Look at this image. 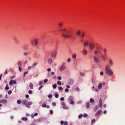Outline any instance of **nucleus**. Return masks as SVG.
<instances>
[{
	"instance_id": "b1692460",
	"label": "nucleus",
	"mask_w": 125,
	"mask_h": 125,
	"mask_svg": "<svg viewBox=\"0 0 125 125\" xmlns=\"http://www.w3.org/2000/svg\"><path fill=\"white\" fill-rule=\"evenodd\" d=\"M63 24V23L62 22H60L58 24L59 26H61Z\"/></svg>"
},
{
	"instance_id": "774afa93",
	"label": "nucleus",
	"mask_w": 125,
	"mask_h": 125,
	"mask_svg": "<svg viewBox=\"0 0 125 125\" xmlns=\"http://www.w3.org/2000/svg\"><path fill=\"white\" fill-rule=\"evenodd\" d=\"M74 104V102L73 101H71V104Z\"/></svg>"
},
{
	"instance_id": "5fc2aeb1",
	"label": "nucleus",
	"mask_w": 125,
	"mask_h": 125,
	"mask_svg": "<svg viewBox=\"0 0 125 125\" xmlns=\"http://www.w3.org/2000/svg\"><path fill=\"white\" fill-rule=\"evenodd\" d=\"M64 122L63 121H61L60 122V123L61 125H62L63 124H64Z\"/></svg>"
},
{
	"instance_id": "f3484780",
	"label": "nucleus",
	"mask_w": 125,
	"mask_h": 125,
	"mask_svg": "<svg viewBox=\"0 0 125 125\" xmlns=\"http://www.w3.org/2000/svg\"><path fill=\"white\" fill-rule=\"evenodd\" d=\"M101 57L102 58L103 60H105L106 58L103 54H102L101 55Z\"/></svg>"
},
{
	"instance_id": "680f3d73",
	"label": "nucleus",
	"mask_w": 125,
	"mask_h": 125,
	"mask_svg": "<svg viewBox=\"0 0 125 125\" xmlns=\"http://www.w3.org/2000/svg\"><path fill=\"white\" fill-rule=\"evenodd\" d=\"M15 76H11L10 77V78L11 79H13V78H15Z\"/></svg>"
},
{
	"instance_id": "37998d69",
	"label": "nucleus",
	"mask_w": 125,
	"mask_h": 125,
	"mask_svg": "<svg viewBox=\"0 0 125 125\" xmlns=\"http://www.w3.org/2000/svg\"><path fill=\"white\" fill-rule=\"evenodd\" d=\"M12 91L11 90H9L8 91V94H10L12 93Z\"/></svg>"
},
{
	"instance_id": "a18cd8bd",
	"label": "nucleus",
	"mask_w": 125,
	"mask_h": 125,
	"mask_svg": "<svg viewBox=\"0 0 125 125\" xmlns=\"http://www.w3.org/2000/svg\"><path fill=\"white\" fill-rule=\"evenodd\" d=\"M58 94H55V96L56 98H57L58 97Z\"/></svg>"
},
{
	"instance_id": "0eeeda50",
	"label": "nucleus",
	"mask_w": 125,
	"mask_h": 125,
	"mask_svg": "<svg viewBox=\"0 0 125 125\" xmlns=\"http://www.w3.org/2000/svg\"><path fill=\"white\" fill-rule=\"evenodd\" d=\"M13 83L14 84L16 83V81L15 80H12L9 83V84L10 85H12Z\"/></svg>"
},
{
	"instance_id": "a211bd4d",
	"label": "nucleus",
	"mask_w": 125,
	"mask_h": 125,
	"mask_svg": "<svg viewBox=\"0 0 125 125\" xmlns=\"http://www.w3.org/2000/svg\"><path fill=\"white\" fill-rule=\"evenodd\" d=\"M73 99V97L72 96H70L69 98V99L70 101H72Z\"/></svg>"
},
{
	"instance_id": "7c9ffc66",
	"label": "nucleus",
	"mask_w": 125,
	"mask_h": 125,
	"mask_svg": "<svg viewBox=\"0 0 125 125\" xmlns=\"http://www.w3.org/2000/svg\"><path fill=\"white\" fill-rule=\"evenodd\" d=\"M6 87H5V88L6 89V90H8L9 89V86H8V84H6Z\"/></svg>"
},
{
	"instance_id": "f03ea898",
	"label": "nucleus",
	"mask_w": 125,
	"mask_h": 125,
	"mask_svg": "<svg viewBox=\"0 0 125 125\" xmlns=\"http://www.w3.org/2000/svg\"><path fill=\"white\" fill-rule=\"evenodd\" d=\"M67 34H62V36L64 38H70L71 36L70 35V31L69 30H68L67 31Z\"/></svg>"
},
{
	"instance_id": "338daca9",
	"label": "nucleus",
	"mask_w": 125,
	"mask_h": 125,
	"mask_svg": "<svg viewBox=\"0 0 125 125\" xmlns=\"http://www.w3.org/2000/svg\"><path fill=\"white\" fill-rule=\"evenodd\" d=\"M100 74L101 75H103V72H100Z\"/></svg>"
},
{
	"instance_id": "bf43d9fd",
	"label": "nucleus",
	"mask_w": 125,
	"mask_h": 125,
	"mask_svg": "<svg viewBox=\"0 0 125 125\" xmlns=\"http://www.w3.org/2000/svg\"><path fill=\"white\" fill-rule=\"evenodd\" d=\"M64 98L63 97H62L60 98V100L61 101H63L64 100Z\"/></svg>"
},
{
	"instance_id": "0e129e2a",
	"label": "nucleus",
	"mask_w": 125,
	"mask_h": 125,
	"mask_svg": "<svg viewBox=\"0 0 125 125\" xmlns=\"http://www.w3.org/2000/svg\"><path fill=\"white\" fill-rule=\"evenodd\" d=\"M50 113L51 114H52L53 113V111L52 110H51L50 111Z\"/></svg>"
},
{
	"instance_id": "c03bdc74",
	"label": "nucleus",
	"mask_w": 125,
	"mask_h": 125,
	"mask_svg": "<svg viewBox=\"0 0 125 125\" xmlns=\"http://www.w3.org/2000/svg\"><path fill=\"white\" fill-rule=\"evenodd\" d=\"M58 89L59 90H62L63 89L62 88L61 86H59L58 87Z\"/></svg>"
},
{
	"instance_id": "79ce46f5",
	"label": "nucleus",
	"mask_w": 125,
	"mask_h": 125,
	"mask_svg": "<svg viewBox=\"0 0 125 125\" xmlns=\"http://www.w3.org/2000/svg\"><path fill=\"white\" fill-rule=\"evenodd\" d=\"M28 72H24V76H25V75L27 74L28 73Z\"/></svg>"
},
{
	"instance_id": "58836bf2",
	"label": "nucleus",
	"mask_w": 125,
	"mask_h": 125,
	"mask_svg": "<svg viewBox=\"0 0 125 125\" xmlns=\"http://www.w3.org/2000/svg\"><path fill=\"white\" fill-rule=\"evenodd\" d=\"M42 106L43 107H45L46 106V105L44 103L42 105Z\"/></svg>"
},
{
	"instance_id": "39448f33",
	"label": "nucleus",
	"mask_w": 125,
	"mask_h": 125,
	"mask_svg": "<svg viewBox=\"0 0 125 125\" xmlns=\"http://www.w3.org/2000/svg\"><path fill=\"white\" fill-rule=\"evenodd\" d=\"M95 44L93 43H90L89 45V46L90 49H94L95 47Z\"/></svg>"
},
{
	"instance_id": "09e8293b",
	"label": "nucleus",
	"mask_w": 125,
	"mask_h": 125,
	"mask_svg": "<svg viewBox=\"0 0 125 125\" xmlns=\"http://www.w3.org/2000/svg\"><path fill=\"white\" fill-rule=\"evenodd\" d=\"M95 121V119H93L92 120L91 123H93Z\"/></svg>"
},
{
	"instance_id": "cd10ccee",
	"label": "nucleus",
	"mask_w": 125,
	"mask_h": 125,
	"mask_svg": "<svg viewBox=\"0 0 125 125\" xmlns=\"http://www.w3.org/2000/svg\"><path fill=\"white\" fill-rule=\"evenodd\" d=\"M102 88V83H100L98 86V88L99 89H101Z\"/></svg>"
},
{
	"instance_id": "e2e57ef3",
	"label": "nucleus",
	"mask_w": 125,
	"mask_h": 125,
	"mask_svg": "<svg viewBox=\"0 0 125 125\" xmlns=\"http://www.w3.org/2000/svg\"><path fill=\"white\" fill-rule=\"evenodd\" d=\"M19 71L20 72H21L22 70L21 69V67H20V66H19Z\"/></svg>"
},
{
	"instance_id": "a878e982",
	"label": "nucleus",
	"mask_w": 125,
	"mask_h": 125,
	"mask_svg": "<svg viewBox=\"0 0 125 125\" xmlns=\"http://www.w3.org/2000/svg\"><path fill=\"white\" fill-rule=\"evenodd\" d=\"M101 112V111L100 110H99L98 112H97L95 114V115H97L99 114H100Z\"/></svg>"
},
{
	"instance_id": "6ab92c4d",
	"label": "nucleus",
	"mask_w": 125,
	"mask_h": 125,
	"mask_svg": "<svg viewBox=\"0 0 125 125\" xmlns=\"http://www.w3.org/2000/svg\"><path fill=\"white\" fill-rule=\"evenodd\" d=\"M98 52H99V51L96 50L94 51V53L95 55H96L98 53Z\"/></svg>"
},
{
	"instance_id": "5701e85b",
	"label": "nucleus",
	"mask_w": 125,
	"mask_h": 125,
	"mask_svg": "<svg viewBox=\"0 0 125 125\" xmlns=\"http://www.w3.org/2000/svg\"><path fill=\"white\" fill-rule=\"evenodd\" d=\"M90 103L89 102L87 103H86V107L87 108H88L89 107Z\"/></svg>"
},
{
	"instance_id": "49530a36",
	"label": "nucleus",
	"mask_w": 125,
	"mask_h": 125,
	"mask_svg": "<svg viewBox=\"0 0 125 125\" xmlns=\"http://www.w3.org/2000/svg\"><path fill=\"white\" fill-rule=\"evenodd\" d=\"M28 105H31L32 104V102L31 101H30L28 103Z\"/></svg>"
},
{
	"instance_id": "2f4dec72",
	"label": "nucleus",
	"mask_w": 125,
	"mask_h": 125,
	"mask_svg": "<svg viewBox=\"0 0 125 125\" xmlns=\"http://www.w3.org/2000/svg\"><path fill=\"white\" fill-rule=\"evenodd\" d=\"M94 100L92 98H91L90 99V103H93L94 102Z\"/></svg>"
},
{
	"instance_id": "4c0bfd02",
	"label": "nucleus",
	"mask_w": 125,
	"mask_h": 125,
	"mask_svg": "<svg viewBox=\"0 0 125 125\" xmlns=\"http://www.w3.org/2000/svg\"><path fill=\"white\" fill-rule=\"evenodd\" d=\"M63 108L64 109H67L68 108V107L66 105H64L63 106Z\"/></svg>"
},
{
	"instance_id": "a19ab883",
	"label": "nucleus",
	"mask_w": 125,
	"mask_h": 125,
	"mask_svg": "<svg viewBox=\"0 0 125 125\" xmlns=\"http://www.w3.org/2000/svg\"><path fill=\"white\" fill-rule=\"evenodd\" d=\"M60 31H62L63 32H65L66 31V30L65 29H61L60 30Z\"/></svg>"
},
{
	"instance_id": "9b49d317",
	"label": "nucleus",
	"mask_w": 125,
	"mask_h": 125,
	"mask_svg": "<svg viewBox=\"0 0 125 125\" xmlns=\"http://www.w3.org/2000/svg\"><path fill=\"white\" fill-rule=\"evenodd\" d=\"M52 59L51 58H50L48 59L47 61V63L48 64H50L52 63Z\"/></svg>"
},
{
	"instance_id": "8fccbe9b",
	"label": "nucleus",
	"mask_w": 125,
	"mask_h": 125,
	"mask_svg": "<svg viewBox=\"0 0 125 125\" xmlns=\"http://www.w3.org/2000/svg\"><path fill=\"white\" fill-rule=\"evenodd\" d=\"M48 97L49 98H52V94H49L48 96Z\"/></svg>"
},
{
	"instance_id": "c756f323",
	"label": "nucleus",
	"mask_w": 125,
	"mask_h": 125,
	"mask_svg": "<svg viewBox=\"0 0 125 125\" xmlns=\"http://www.w3.org/2000/svg\"><path fill=\"white\" fill-rule=\"evenodd\" d=\"M57 83L59 85H60L61 84V82L60 81H58L57 82Z\"/></svg>"
},
{
	"instance_id": "6e6552de",
	"label": "nucleus",
	"mask_w": 125,
	"mask_h": 125,
	"mask_svg": "<svg viewBox=\"0 0 125 125\" xmlns=\"http://www.w3.org/2000/svg\"><path fill=\"white\" fill-rule=\"evenodd\" d=\"M57 52L55 51H53L51 54V56L53 57H55L57 55Z\"/></svg>"
},
{
	"instance_id": "de8ad7c7",
	"label": "nucleus",
	"mask_w": 125,
	"mask_h": 125,
	"mask_svg": "<svg viewBox=\"0 0 125 125\" xmlns=\"http://www.w3.org/2000/svg\"><path fill=\"white\" fill-rule=\"evenodd\" d=\"M83 115L82 114L79 115L78 116V118H81Z\"/></svg>"
},
{
	"instance_id": "f257e3e1",
	"label": "nucleus",
	"mask_w": 125,
	"mask_h": 125,
	"mask_svg": "<svg viewBox=\"0 0 125 125\" xmlns=\"http://www.w3.org/2000/svg\"><path fill=\"white\" fill-rule=\"evenodd\" d=\"M105 71L106 74L110 76H111L113 75V73L112 70L110 69V65H106L105 67Z\"/></svg>"
},
{
	"instance_id": "bb28decb",
	"label": "nucleus",
	"mask_w": 125,
	"mask_h": 125,
	"mask_svg": "<svg viewBox=\"0 0 125 125\" xmlns=\"http://www.w3.org/2000/svg\"><path fill=\"white\" fill-rule=\"evenodd\" d=\"M57 84L56 83H54L52 87L54 89H55L56 88Z\"/></svg>"
},
{
	"instance_id": "aec40b11",
	"label": "nucleus",
	"mask_w": 125,
	"mask_h": 125,
	"mask_svg": "<svg viewBox=\"0 0 125 125\" xmlns=\"http://www.w3.org/2000/svg\"><path fill=\"white\" fill-rule=\"evenodd\" d=\"M17 63L18 65H20L19 66L21 67L22 66V63L21 61H19Z\"/></svg>"
},
{
	"instance_id": "052dcab7",
	"label": "nucleus",
	"mask_w": 125,
	"mask_h": 125,
	"mask_svg": "<svg viewBox=\"0 0 125 125\" xmlns=\"http://www.w3.org/2000/svg\"><path fill=\"white\" fill-rule=\"evenodd\" d=\"M87 116V114H84L83 115V116L84 117H86Z\"/></svg>"
},
{
	"instance_id": "ea45409f",
	"label": "nucleus",
	"mask_w": 125,
	"mask_h": 125,
	"mask_svg": "<svg viewBox=\"0 0 125 125\" xmlns=\"http://www.w3.org/2000/svg\"><path fill=\"white\" fill-rule=\"evenodd\" d=\"M68 123L67 122L65 121L64 122V125H68Z\"/></svg>"
},
{
	"instance_id": "4be33fe9",
	"label": "nucleus",
	"mask_w": 125,
	"mask_h": 125,
	"mask_svg": "<svg viewBox=\"0 0 125 125\" xmlns=\"http://www.w3.org/2000/svg\"><path fill=\"white\" fill-rule=\"evenodd\" d=\"M38 113H35L33 115H31V117L32 118H34V116H36L38 115Z\"/></svg>"
},
{
	"instance_id": "603ef678",
	"label": "nucleus",
	"mask_w": 125,
	"mask_h": 125,
	"mask_svg": "<svg viewBox=\"0 0 125 125\" xmlns=\"http://www.w3.org/2000/svg\"><path fill=\"white\" fill-rule=\"evenodd\" d=\"M58 80H61V79H62V78L60 76H58Z\"/></svg>"
},
{
	"instance_id": "7ed1b4c3",
	"label": "nucleus",
	"mask_w": 125,
	"mask_h": 125,
	"mask_svg": "<svg viewBox=\"0 0 125 125\" xmlns=\"http://www.w3.org/2000/svg\"><path fill=\"white\" fill-rule=\"evenodd\" d=\"M22 103L24 104L26 107L29 108L30 107V106L28 104V102L27 100L26 99L24 100L22 102Z\"/></svg>"
},
{
	"instance_id": "412c9836",
	"label": "nucleus",
	"mask_w": 125,
	"mask_h": 125,
	"mask_svg": "<svg viewBox=\"0 0 125 125\" xmlns=\"http://www.w3.org/2000/svg\"><path fill=\"white\" fill-rule=\"evenodd\" d=\"M28 118L27 117H23L22 118V120H25L26 121H27L28 120Z\"/></svg>"
},
{
	"instance_id": "13d9d810",
	"label": "nucleus",
	"mask_w": 125,
	"mask_h": 125,
	"mask_svg": "<svg viewBox=\"0 0 125 125\" xmlns=\"http://www.w3.org/2000/svg\"><path fill=\"white\" fill-rule=\"evenodd\" d=\"M43 87V85H41L40 86V87L39 88V90H40L41 89V88Z\"/></svg>"
},
{
	"instance_id": "3c124183",
	"label": "nucleus",
	"mask_w": 125,
	"mask_h": 125,
	"mask_svg": "<svg viewBox=\"0 0 125 125\" xmlns=\"http://www.w3.org/2000/svg\"><path fill=\"white\" fill-rule=\"evenodd\" d=\"M71 59L70 58H69L67 59V62H70Z\"/></svg>"
},
{
	"instance_id": "72a5a7b5",
	"label": "nucleus",
	"mask_w": 125,
	"mask_h": 125,
	"mask_svg": "<svg viewBox=\"0 0 125 125\" xmlns=\"http://www.w3.org/2000/svg\"><path fill=\"white\" fill-rule=\"evenodd\" d=\"M28 55V53L26 52H24L23 53V55L25 56H27Z\"/></svg>"
},
{
	"instance_id": "20e7f679",
	"label": "nucleus",
	"mask_w": 125,
	"mask_h": 125,
	"mask_svg": "<svg viewBox=\"0 0 125 125\" xmlns=\"http://www.w3.org/2000/svg\"><path fill=\"white\" fill-rule=\"evenodd\" d=\"M64 63H62V65L61 66V67L59 69V70L60 71H62L65 70L66 68V66L64 65Z\"/></svg>"
},
{
	"instance_id": "dca6fc26",
	"label": "nucleus",
	"mask_w": 125,
	"mask_h": 125,
	"mask_svg": "<svg viewBox=\"0 0 125 125\" xmlns=\"http://www.w3.org/2000/svg\"><path fill=\"white\" fill-rule=\"evenodd\" d=\"M72 57L75 59L76 58V55L75 54H73L72 55Z\"/></svg>"
},
{
	"instance_id": "69168bd1",
	"label": "nucleus",
	"mask_w": 125,
	"mask_h": 125,
	"mask_svg": "<svg viewBox=\"0 0 125 125\" xmlns=\"http://www.w3.org/2000/svg\"><path fill=\"white\" fill-rule=\"evenodd\" d=\"M65 91L66 92H68V91H69V90L68 89H67V88H66V89H65Z\"/></svg>"
},
{
	"instance_id": "9d476101",
	"label": "nucleus",
	"mask_w": 125,
	"mask_h": 125,
	"mask_svg": "<svg viewBox=\"0 0 125 125\" xmlns=\"http://www.w3.org/2000/svg\"><path fill=\"white\" fill-rule=\"evenodd\" d=\"M8 102L5 99H3L0 101V103L3 104H6Z\"/></svg>"
},
{
	"instance_id": "2eb2a0df",
	"label": "nucleus",
	"mask_w": 125,
	"mask_h": 125,
	"mask_svg": "<svg viewBox=\"0 0 125 125\" xmlns=\"http://www.w3.org/2000/svg\"><path fill=\"white\" fill-rule=\"evenodd\" d=\"M89 45V43L87 41H85L84 43V46L85 47L86 46H88Z\"/></svg>"
},
{
	"instance_id": "e433bc0d",
	"label": "nucleus",
	"mask_w": 125,
	"mask_h": 125,
	"mask_svg": "<svg viewBox=\"0 0 125 125\" xmlns=\"http://www.w3.org/2000/svg\"><path fill=\"white\" fill-rule=\"evenodd\" d=\"M43 83V82L42 81L40 82L39 83V85H42V83Z\"/></svg>"
},
{
	"instance_id": "1a4fd4ad",
	"label": "nucleus",
	"mask_w": 125,
	"mask_h": 125,
	"mask_svg": "<svg viewBox=\"0 0 125 125\" xmlns=\"http://www.w3.org/2000/svg\"><path fill=\"white\" fill-rule=\"evenodd\" d=\"M33 41L35 43V46H37L38 44V40L37 39H34L33 40Z\"/></svg>"
},
{
	"instance_id": "f8f14e48",
	"label": "nucleus",
	"mask_w": 125,
	"mask_h": 125,
	"mask_svg": "<svg viewBox=\"0 0 125 125\" xmlns=\"http://www.w3.org/2000/svg\"><path fill=\"white\" fill-rule=\"evenodd\" d=\"M102 106V100L101 99H100V100L99 102V106L101 107Z\"/></svg>"
},
{
	"instance_id": "423d86ee",
	"label": "nucleus",
	"mask_w": 125,
	"mask_h": 125,
	"mask_svg": "<svg viewBox=\"0 0 125 125\" xmlns=\"http://www.w3.org/2000/svg\"><path fill=\"white\" fill-rule=\"evenodd\" d=\"M93 58L95 62L96 63H98L99 62V60L98 58L96 56H94Z\"/></svg>"
},
{
	"instance_id": "4d7b16f0",
	"label": "nucleus",
	"mask_w": 125,
	"mask_h": 125,
	"mask_svg": "<svg viewBox=\"0 0 125 125\" xmlns=\"http://www.w3.org/2000/svg\"><path fill=\"white\" fill-rule=\"evenodd\" d=\"M52 104L53 105V106H55L56 105V104L55 103V102H53L52 103Z\"/></svg>"
},
{
	"instance_id": "c85d7f7f",
	"label": "nucleus",
	"mask_w": 125,
	"mask_h": 125,
	"mask_svg": "<svg viewBox=\"0 0 125 125\" xmlns=\"http://www.w3.org/2000/svg\"><path fill=\"white\" fill-rule=\"evenodd\" d=\"M80 74L81 76H83L85 75V74L82 72H80Z\"/></svg>"
},
{
	"instance_id": "473e14b6",
	"label": "nucleus",
	"mask_w": 125,
	"mask_h": 125,
	"mask_svg": "<svg viewBox=\"0 0 125 125\" xmlns=\"http://www.w3.org/2000/svg\"><path fill=\"white\" fill-rule=\"evenodd\" d=\"M17 104H20L21 103V101L20 100H18L17 101Z\"/></svg>"
},
{
	"instance_id": "393cba45",
	"label": "nucleus",
	"mask_w": 125,
	"mask_h": 125,
	"mask_svg": "<svg viewBox=\"0 0 125 125\" xmlns=\"http://www.w3.org/2000/svg\"><path fill=\"white\" fill-rule=\"evenodd\" d=\"M31 89H33V84L31 83H30V85H29Z\"/></svg>"
},
{
	"instance_id": "4468645a",
	"label": "nucleus",
	"mask_w": 125,
	"mask_h": 125,
	"mask_svg": "<svg viewBox=\"0 0 125 125\" xmlns=\"http://www.w3.org/2000/svg\"><path fill=\"white\" fill-rule=\"evenodd\" d=\"M83 54L84 55H86L87 54V51L85 50H83L82 51Z\"/></svg>"
},
{
	"instance_id": "f704fd0d",
	"label": "nucleus",
	"mask_w": 125,
	"mask_h": 125,
	"mask_svg": "<svg viewBox=\"0 0 125 125\" xmlns=\"http://www.w3.org/2000/svg\"><path fill=\"white\" fill-rule=\"evenodd\" d=\"M38 64V63H34L32 64V66L33 67H34L36 65Z\"/></svg>"
},
{
	"instance_id": "c9c22d12",
	"label": "nucleus",
	"mask_w": 125,
	"mask_h": 125,
	"mask_svg": "<svg viewBox=\"0 0 125 125\" xmlns=\"http://www.w3.org/2000/svg\"><path fill=\"white\" fill-rule=\"evenodd\" d=\"M76 34L77 35H80V31H78L76 33Z\"/></svg>"
},
{
	"instance_id": "864d4df0",
	"label": "nucleus",
	"mask_w": 125,
	"mask_h": 125,
	"mask_svg": "<svg viewBox=\"0 0 125 125\" xmlns=\"http://www.w3.org/2000/svg\"><path fill=\"white\" fill-rule=\"evenodd\" d=\"M48 81V80L47 79H45L44 80V83H46V82H47V81Z\"/></svg>"
},
{
	"instance_id": "ddd939ff",
	"label": "nucleus",
	"mask_w": 125,
	"mask_h": 125,
	"mask_svg": "<svg viewBox=\"0 0 125 125\" xmlns=\"http://www.w3.org/2000/svg\"><path fill=\"white\" fill-rule=\"evenodd\" d=\"M109 63L110 66H112L113 65V61L111 59H110L109 60Z\"/></svg>"
},
{
	"instance_id": "6e6d98bb",
	"label": "nucleus",
	"mask_w": 125,
	"mask_h": 125,
	"mask_svg": "<svg viewBox=\"0 0 125 125\" xmlns=\"http://www.w3.org/2000/svg\"><path fill=\"white\" fill-rule=\"evenodd\" d=\"M28 93L30 94H31L32 93V92L31 90H30L29 91Z\"/></svg>"
}]
</instances>
